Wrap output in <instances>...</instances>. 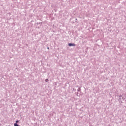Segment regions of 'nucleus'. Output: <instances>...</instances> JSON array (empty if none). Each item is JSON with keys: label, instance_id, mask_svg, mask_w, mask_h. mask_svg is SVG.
Here are the masks:
<instances>
[{"label": "nucleus", "instance_id": "nucleus-1", "mask_svg": "<svg viewBox=\"0 0 126 126\" xmlns=\"http://www.w3.org/2000/svg\"><path fill=\"white\" fill-rule=\"evenodd\" d=\"M68 46H69L70 47H71V46L74 47V46H75V44H74V43H69Z\"/></svg>", "mask_w": 126, "mask_h": 126}, {"label": "nucleus", "instance_id": "nucleus-3", "mask_svg": "<svg viewBox=\"0 0 126 126\" xmlns=\"http://www.w3.org/2000/svg\"><path fill=\"white\" fill-rule=\"evenodd\" d=\"M48 81H49V80L48 79H46L45 80V82H48Z\"/></svg>", "mask_w": 126, "mask_h": 126}, {"label": "nucleus", "instance_id": "nucleus-2", "mask_svg": "<svg viewBox=\"0 0 126 126\" xmlns=\"http://www.w3.org/2000/svg\"><path fill=\"white\" fill-rule=\"evenodd\" d=\"M14 126H18V125H17V123H15V124H14Z\"/></svg>", "mask_w": 126, "mask_h": 126}, {"label": "nucleus", "instance_id": "nucleus-4", "mask_svg": "<svg viewBox=\"0 0 126 126\" xmlns=\"http://www.w3.org/2000/svg\"><path fill=\"white\" fill-rule=\"evenodd\" d=\"M19 121H16V124H17V123H19Z\"/></svg>", "mask_w": 126, "mask_h": 126}]
</instances>
